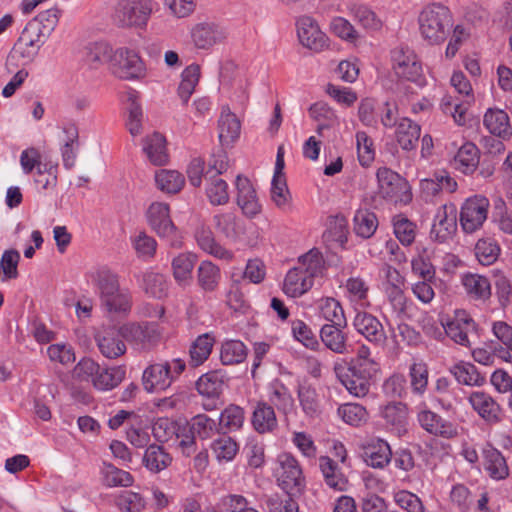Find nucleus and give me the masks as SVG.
<instances>
[{"instance_id":"1","label":"nucleus","mask_w":512,"mask_h":512,"mask_svg":"<svg viewBox=\"0 0 512 512\" xmlns=\"http://www.w3.org/2000/svg\"><path fill=\"white\" fill-rule=\"evenodd\" d=\"M324 260L321 253L311 249L298 259V265L287 273L283 291L290 297H299L313 286V279L322 274Z\"/></svg>"},{"instance_id":"2","label":"nucleus","mask_w":512,"mask_h":512,"mask_svg":"<svg viewBox=\"0 0 512 512\" xmlns=\"http://www.w3.org/2000/svg\"><path fill=\"white\" fill-rule=\"evenodd\" d=\"M418 22L422 37L430 44L444 42L453 25L450 10L442 4L426 6L421 11Z\"/></svg>"},{"instance_id":"3","label":"nucleus","mask_w":512,"mask_h":512,"mask_svg":"<svg viewBox=\"0 0 512 512\" xmlns=\"http://www.w3.org/2000/svg\"><path fill=\"white\" fill-rule=\"evenodd\" d=\"M186 364L180 358L171 362H159L150 364L142 374V385L148 393L162 392L185 370Z\"/></svg>"},{"instance_id":"4","label":"nucleus","mask_w":512,"mask_h":512,"mask_svg":"<svg viewBox=\"0 0 512 512\" xmlns=\"http://www.w3.org/2000/svg\"><path fill=\"white\" fill-rule=\"evenodd\" d=\"M151 13V0H118L113 19L119 27L142 29L146 27Z\"/></svg>"},{"instance_id":"5","label":"nucleus","mask_w":512,"mask_h":512,"mask_svg":"<svg viewBox=\"0 0 512 512\" xmlns=\"http://www.w3.org/2000/svg\"><path fill=\"white\" fill-rule=\"evenodd\" d=\"M391 61L395 73L418 86L425 84L421 62L417 55L407 45L400 44L391 50Z\"/></svg>"},{"instance_id":"6","label":"nucleus","mask_w":512,"mask_h":512,"mask_svg":"<svg viewBox=\"0 0 512 512\" xmlns=\"http://www.w3.org/2000/svg\"><path fill=\"white\" fill-rule=\"evenodd\" d=\"M380 196L394 204L408 203L411 192L408 182L390 168L381 167L376 173Z\"/></svg>"},{"instance_id":"7","label":"nucleus","mask_w":512,"mask_h":512,"mask_svg":"<svg viewBox=\"0 0 512 512\" xmlns=\"http://www.w3.org/2000/svg\"><path fill=\"white\" fill-rule=\"evenodd\" d=\"M147 219L157 235L166 238L171 247H181L182 242L177 228L170 218L168 204L159 202L152 203L147 211Z\"/></svg>"},{"instance_id":"8","label":"nucleus","mask_w":512,"mask_h":512,"mask_svg":"<svg viewBox=\"0 0 512 512\" xmlns=\"http://www.w3.org/2000/svg\"><path fill=\"white\" fill-rule=\"evenodd\" d=\"M489 201L483 196L468 198L461 207L460 224L467 233L479 229L487 218Z\"/></svg>"},{"instance_id":"9","label":"nucleus","mask_w":512,"mask_h":512,"mask_svg":"<svg viewBox=\"0 0 512 512\" xmlns=\"http://www.w3.org/2000/svg\"><path fill=\"white\" fill-rule=\"evenodd\" d=\"M110 69L116 77L124 80L137 79L144 73V65L140 57L126 48H120L114 52Z\"/></svg>"},{"instance_id":"10","label":"nucleus","mask_w":512,"mask_h":512,"mask_svg":"<svg viewBox=\"0 0 512 512\" xmlns=\"http://www.w3.org/2000/svg\"><path fill=\"white\" fill-rule=\"evenodd\" d=\"M122 338L128 342L150 345L161 336L157 322H118Z\"/></svg>"},{"instance_id":"11","label":"nucleus","mask_w":512,"mask_h":512,"mask_svg":"<svg viewBox=\"0 0 512 512\" xmlns=\"http://www.w3.org/2000/svg\"><path fill=\"white\" fill-rule=\"evenodd\" d=\"M96 340L101 353L107 358L119 357L126 351L118 322H110L107 325H103L96 335Z\"/></svg>"},{"instance_id":"12","label":"nucleus","mask_w":512,"mask_h":512,"mask_svg":"<svg viewBox=\"0 0 512 512\" xmlns=\"http://www.w3.org/2000/svg\"><path fill=\"white\" fill-rule=\"evenodd\" d=\"M297 35L300 43L310 50L319 52L327 47L325 33L320 30L317 22L309 16H303L298 19Z\"/></svg>"},{"instance_id":"13","label":"nucleus","mask_w":512,"mask_h":512,"mask_svg":"<svg viewBox=\"0 0 512 512\" xmlns=\"http://www.w3.org/2000/svg\"><path fill=\"white\" fill-rule=\"evenodd\" d=\"M457 214L454 205H442L437 209L431 229V236L439 242L449 239L457 229Z\"/></svg>"},{"instance_id":"14","label":"nucleus","mask_w":512,"mask_h":512,"mask_svg":"<svg viewBox=\"0 0 512 512\" xmlns=\"http://www.w3.org/2000/svg\"><path fill=\"white\" fill-rule=\"evenodd\" d=\"M281 470L279 481L289 493H299L304 486V477L298 461L289 454L280 457Z\"/></svg>"},{"instance_id":"15","label":"nucleus","mask_w":512,"mask_h":512,"mask_svg":"<svg viewBox=\"0 0 512 512\" xmlns=\"http://www.w3.org/2000/svg\"><path fill=\"white\" fill-rule=\"evenodd\" d=\"M237 205L241 208L243 214L253 218L261 212V204L250 180L238 175L236 177Z\"/></svg>"},{"instance_id":"16","label":"nucleus","mask_w":512,"mask_h":512,"mask_svg":"<svg viewBox=\"0 0 512 512\" xmlns=\"http://www.w3.org/2000/svg\"><path fill=\"white\" fill-rule=\"evenodd\" d=\"M88 279L96 289L100 301L108 299L120 288L118 277L107 267H98L88 273Z\"/></svg>"},{"instance_id":"17","label":"nucleus","mask_w":512,"mask_h":512,"mask_svg":"<svg viewBox=\"0 0 512 512\" xmlns=\"http://www.w3.org/2000/svg\"><path fill=\"white\" fill-rule=\"evenodd\" d=\"M417 420L426 432L434 436L452 438L457 435V429L451 422L431 410H421L417 415Z\"/></svg>"},{"instance_id":"18","label":"nucleus","mask_w":512,"mask_h":512,"mask_svg":"<svg viewBox=\"0 0 512 512\" xmlns=\"http://www.w3.org/2000/svg\"><path fill=\"white\" fill-rule=\"evenodd\" d=\"M216 231L230 242H238L245 235V225L232 212L219 213L213 216Z\"/></svg>"},{"instance_id":"19","label":"nucleus","mask_w":512,"mask_h":512,"mask_svg":"<svg viewBox=\"0 0 512 512\" xmlns=\"http://www.w3.org/2000/svg\"><path fill=\"white\" fill-rule=\"evenodd\" d=\"M469 402L478 415L490 424L500 422V405L487 393L482 391L473 392Z\"/></svg>"},{"instance_id":"20","label":"nucleus","mask_w":512,"mask_h":512,"mask_svg":"<svg viewBox=\"0 0 512 512\" xmlns=\"http://www.w3.org/2000/svg\"><path fill=\"white\" fill-rule=\"evenodd\" d=\"M191 37L199 49H209L225 39L224 31L214 23H199L193 27Z\"/></svg>"},{"instance_id":"21","label":"nucleus","mask_w":512,"mask_h":512,"mask_svg":"<svg viewBox=\"0 0 512 512\" xmlns=\"http://www.w3.org/2000/svg\"><path fill=\"white\" fill-rule=\"evenodd\" d=\"M195 239L198 246L206 253L218 259L232 260L233 253L216 242L214 234L209 227H198L195 231Z\"/></svg>"},{"instance_id":"22","label":"nucleus","mask_w":512,"mask_h":512,"mask_svg":"<svg viewBox=\"0 0 512 512\" xmlns=\"http://www.w3.org/2000/svg\"><path fill=\"white\" fill-rule=\"evenodd\" d=\"M395 135L397 143L403 150L412 151L417 147L421 127L411 119L403 117L397 123Z\"/></svg>"},{"instance_id":"23","label":"nucleus","mask_w":512,"mask_h":512,"mask_svg":"<svg viewBox=\"0 0 512 512\" xmlns=\"http://www.w3.org/2000/svg\"><path fill=\"white\" fill-rule=\"evenodd\" d=\"M226 372L222 369L203 374L196 382L197 391L209 398L219 397L227 381Z\"/></svg>"},{"instance_id":"24","label":"nucleus","mask_w":512,"mask_h":512,"mask_svg":"<svg viewBox=\"0 0 512 512\" xmlns=\"http://www.w3.org/2000/svg\"><path fill=\"white\" fill-rule=\"evenodd\" d=\"M240 121L228 107L222 109L218 120L219 141L222 146L232 144L240 135Z\"/></svg>"},{"instance_id":"25","label":"nucleus","mask_w":512,"mask_h":512,"mask_svg":"<svg viewBox=\"0 0 512 512\" xmlns=\"http://www.w3.org/2000/svg\"><path fill=\"white\" fill-rule=\"evenodd\" d=\"M484 126L489 132L502 139H508L512 135L508 114L498 108H489L483 119Z\"/></svg>"},{"instance_id":"26","label":"nucleus","mask_w":512,"mask_h":512,"mask_svg":"<svg viewBox=\"0 0 512 512\" xmlns=\"http://www.w3.org/2000/svg\"><path fill=\"white\" fill-rule=\"evenodd\" d=\"M197 256L190 252L180 253L172 259L171 267L173 277L178 285L186 287L192 281V271L196 264Z\"/></svg>"},{"instance_id":"27","label":"nucleus","mask_w":512,"mask_h":512,"mask_svg":"<svg viewBox=\"0 0 512 512\" xmlns=\"http://www.w3.org/2000/svg\"><path fill=\"white\" fill-rule=\"evenodd\" d=\"M319 468L328 487L335 491H345L347 489L348 480L334 460L328 456H321L319 458Z\"/></svg>"},{"instance_id":"28","label":"nucleus","mask_w":512,"mask_h":512,"mask_svg":"<svg viewBox=\"0 0 512 512\" xmlns=\"http://www.w3.org/2000/svg\"><path fill=\"white\" fill-rule=\"evenodd\" d=\"M143 152L153 165L162 166L168 162L166 140L160 133L155 132L143 139Z\"/></svg>"},{"instance_id":"29","label":"nucleus","mask_w":512,"mask_h":512,"mask_svg":"<svg viewBox=\"0 0 512 512\" xmlns=\"http://www.w3.org/2000/svg\"><path fill=\"white\" fill-rule=\"evenodd\" d=\"M347 322H332L324 325L320 330V337L327 348L336 352L344 353L346 351V336L343 328Z\"/></svg>"},{"instance_id":"30","label":"nucleus","mask_w":512,"mask_h":512,"mask_svg":"<svg viewBox=\"0 0 512 512\" xmlns=\"http://www.w3.org/2000/svg\"><path fill=\"white\" fill-rule=\"evenodd\" d=\"M392 452L389 444L382 440H372L364 448V458L368 466L373 468H383L391 460Z\"/></svg>"},{"instance_id":"31","label":"nucleus","mask_w":512,"mask_h":512,"mask_svg":"<svg viewBox=\"0 0 512 512\" xmlns=\"http://www.w3.org/2000/svg\"><path fill=\"white\" fill-rule=\"evenodd\" d=\"M353 371L373 380L378 372H380V364L375 357L372 356L368 347L362 345L358 351L356 358L350 363Z\"/></svg>"},{"instance_id":"32","label":"nucleus","mask_w":512,"mask_h":512,"mask_svg":"<svg viewBox=\"0 0 512 512\" xmlns=\"http://www.w3.org/2000/svg\"><path fill=\"white\" fill-rule=\"evenodd\" d=\"M480 152L472 142L464 143L454 157V167L464 174L473 173L479 165Z\"/></svg>"},{"instance_id":"33","label":"nucleus","mask_w":512,"mask_h":512,"mask_svg":"<svg viewBox=\"0 0 512 512\" xmlns=\"http://www.w3.org/2000/svg\"><path fill=\"white\" fill-rule=\"evenodd\" d=\"M240 282L233 279V282L226 295V304L232 310V317L253 318V310L244 298L239 286Z\"/></svg>"},{"instance_id":"34","label":"nucleus","mask_w":512,"mask_h":512,"mask_svg":"<svg viewBox=\"0 0 512 512\" xmlns=\"http://www.w3.org/2000/svg\"><path fill=\"white\" fill-rule=\"evenodd\" d=\"M107 301L108 303L105 299H102L100 306L111 315L117 317H127L129 315L132 308V296L129 291L119 289Z\"/></svg>"},{"instance_id":"35","label":"nucleus","mask_w":512,"mask_h":512,"mask_svg":"<svg viewBox=\"0 0 512 512\" xmlns=\"http://www.w3.org/2000/svg\"><path fill=\"white\" fill-rule=\"evenodd\" d=\"M252 425L259 433L273 431L277 427L273 406L265 402H259L253 411Z\"/></svg>"},{"instance_id":"36","label":"nucleus","mask_w":512,"mask_h":512,"mask_svg":"<svg viewBox=\"0 0 512 512\" xmlns=\"http://www.w3.org/2000/svg\"><path fill=\"white\" fill-rule=\"evenodd\" d=\"M484 466L489 475L496 480L505 479L509 474L505 458L497 449L489 446L483 450Z\"/></svg>"},{"instance_id":"37","label":"nucleus","mask_w":512,"mask_h":512,"mask_svg":"<svg viewBox=\"0 0 512 512\" xmlns=\"http://www.w3.org/2000/svg\"><path fill=\"white\" fill-rule=\"evenodd\" d=\"M126 371L123 367L103 368L99 366L93 386L101 391L112 390L117 387L125 378Z\"/></svg>"},{"instance_id":"38","label":"nucleus","mask_w":512,"mask_h":512,"mask_svg":"<svg viewBox=\"0 0 512 512\" xmlns=\"http://www.w3.org/2000/svg\"><path fill=\"white\" fill-rule=\"evenodd\" d=\"M215 339L210 333H204L196 338L192 343L189 354V364L192 367L202 365L210 356Z\"/></svg>"},{"instance_id":"39","label":"nucleus","mask_w":512,"mask_h":512,"mask_svg":"<svg viewBox=\"0 0 512 512\" xmlns=\"http://www.w3.org/2000/svg\"><path fill=\"white\" fill-rule=\"evenodd\" d=\"M462 284L468 295L475 299L486 300L491 295V284L482 275L468 273L462 277Z\"/></svg>"},{"instance_id":"40","label":"nucleus","mask_w":512,"mask_h":512,"mask_svg":"<svg viewBox=\"0 0 512 512\" xmlns=\"http://www.w3.org/2000/svg\"><path fill=\"white\" fill-rule=\"evenodd\" d=\"M221 272L217 265L211 261H202L197 269L198 285L205 292L215 291L219 285Z\"/></svg>"},{"instance_id":"41","label":"nucleus","mask_w":512,"mask_h":512,"mask_svg":"<svg viewBox=\"0 0 512 512\" xmlns=\"http://www.w3.org/2000/svg\"><path fill=\"white\" fill-rule=\"evenodd\" d=\"M171 456L163 447L153 444L150 445L143 456L144 466L153 473H158L171 464Z\"/></svg>"},{"instance_id":"42","label":"nucleus","mask_w":512,"mask_h":512,"mask_svg":"<svg viewBox=\"0 0 512 512\" xmlns=\"http://www.w3.org/2000/svg\"><path fill=\"white\" fill-rule=\"evenodd\" d=\"M102 483L107 487H128L133 483L132 475L113 464L104 462L101 470Z\"/></svg>"},{"instance_id":"43","label":"nucleus","mask_w":512,"mask_h":512,"mask_svg":"<svg viewBox=\"0 0 512 512\" xmlns=\"http://www.w3.org/2000/svg\"><path fill=\"white\" fill-rule=\"evenodd\" d=\"M378 227V220L376 215L367 210H357L353 219V230L357 236L364 239L370 238Z\"/></svg>"},{"instance_id":"44","label":"nucleus","mask_w":512,"mask_h":512,"mask_svg":"<svg viewBox=\"0 0 512 512\" xmlns=\"http://www.w3.org/2000/svg\"><path fill=\"white\" fill-rule=\"evenodd\" d=\"M450 372L454 375L458 383L468 386H481L485 382L477 368L467 362H460L450 368Z\"/></svg>"},{"instance_id":"45","label":"nucleus","mask_w":512,"mask_h":512,"mask_svg":"<svg viewBox=\"0 0 512 512\" xmlns=\"http://www.w3.org/2000/svg\"><path fill=\"white\" fill-rule=\"evenodd\" d=\"M112 47L106 42L91 43L86 47V62L92 68H98L104 63H112L114 58Z\"/></svg>"},{"instance_id":"46","label":"nucleus","mask_w":512,"mask_h":512,"mask_svg":"<svg viewBox=\"0 0 512 512\" xmlns=\"http://www.w3.org/2000/svg\"><path fill=\"white\" fill-rule=\"evenodd\" d=\"M206 195L209 202L214 205H225L229 201L228 184L218 175L206 176Z\"/></svg>"},{"instance_id":"47","label":"nucleus","mask_w":512,"mask_h":512,"mask_svg":"<svg viewBox=\"0 0 512 512\" xmlns=\"http://www.w3.org/2000/svg\"><path fill=\"white\" fill-rule=\"evenodd\" d=\"M247 357V348L240 340H226L220 349V360L224 365L242 363Z\"/></svg>"},{"instance_id":"48","label":"nucleus","mask_w":512,"mask_h":512,"mask_svg":"<svg viewBox=\"0 0 512 512\" xmlns=\"http://www.w3.org/2000/svg\"><path fill=\"white\" fill-rule=\"evenodd\" d=\"M340 381L349 393L356 397L366 396L372 382L367 377L355 373L351 366H349L346 374L340 376Z\"/></svg>"},{"instance_id":"49","label":"nucleus","mask_w":512,"mask_h":512,"mask_svg":"<svg viewBox=\"0 0 512 512\" xmlns=\"http://www.w3.org/2000/svg\"><path fill=\"white\" fill-rule=\"evenodd\" d=\"M200 79V66L191 64L187 66L181 73V82L178 87V95L182 102L186 104L193 94L195 87Z\"/></svg>"},{"instance_id":"50","label":"nucleus","mask_w":512,"mask_h":512,"mask_svg":"<svg viewBox=\"0 0 512 512\" xmlns=\"http://www.w3.org/2000/svg\"><path fill=\"white\" fill-rule=\"evenodd\" d=\"M157 187L166 193H178L184 186V176L176 170L162 169L155 174Z\"/></svg>"},{"instance_id":"51","label":"nucleus","mask_w":512,"mask_h":512,"mask_svg":"<svg viewBox=\"0 0 512 512\" xmlns=\"http://www.w3.org/2000/svg\"><path fill=\"white\" fill-rule=\"evenodd\" d=\"M142 287L146 294L161 299L168 294V281L165 275L154 271L143 274Z\"/></svg>"},{"instance_id":"52","label":"nucleus","mask_w":512,"mask_h":512,"mask_svg":"<svg viewBox=\"0 0 512 512\" xmlns=\"http://www.w3.org/2000/svg\"><path fill=\"white\" fill-rule=\"evenodd\" d=\"M311 118L317 121V133L321 134L323 129L333 127L338 122V118L331 107L325 102H316L309 108Z\"/></svg>"},{"instance_id":"53","label":"nucleus","mask_w":512,"mask_h":512,"mask_svg":"<svg viewBox=\"0 0 512 512\" xmlns=\"http://www.w3.org/2000/svg\"><path fill=\"white\" fill-rule=\"evenodd\" d=\"M298 400L303 412L308 416L320 413V398L314 387L303 383L298 386Z\"/></svg>"},{"instance_id":"54","label":"nucleus","mask_w":512,"mask_h":512,"mask_svg":"<svg viewBox=\"0 0 512 512\" xmlns=\"http://www.w3.org/2000/svg\"><path fill=\"white\" fill-rule=\"evenodd\" d=\"M269 401L279 411L288 414L294 409V399L289 389L281 382H275L270 387Z\"/></svg>"},{"instance_id":"55","label":"nucleus","mask_w":512,"mask_h":512,"mask_svg":"<svg viewBox=\"0 0 512 512\" xmlns=\"http://www.w3.org/2000/svg\"><path fill=\"white\" fill-rule=\"evenodd\" d=\"M49 36L36 22L29 21L18 39V46L33 47L39 51Z\"/></svg>"},{"instance_id":"56","label":"nucleus","mask_w":512,"mask_h":512,"mask_svg":"<svg viewBox=\"0 0 512 512\" xmlns=\"http://www.w3.org/2000/svg\"><path fill=\"white\" fill-rule=\"evenodd\" d=\"M217 431L216 421L205 414H198L189 422V432L200 439L211 438Z\"/></svg>"},{"instance_id":"57","label":"nucleus","mask_w":512,"mask_h":512,"mask_svg":"<svg viewBox=\"0 0 512 512\" xmlns=\"http://www.w3.org/2000/svg\"><path fill=\"white\" fill-rule=\"evenodd\" d=\"M350 12L354 20L367 31H378L382 27V22L375 12L365 5H354Z\"/></svg>"},{"instance_id":"58","label":"nucleus","mask_w":512,"mask_h":512,"mask_svg":"<svg viewBox=\"0 0 512 512\" xmlns=\"http://www.w3.org/2000/svg\"><path fill=\"white\" fill-rule=\"evenodd\" d=\"M338 414L349 425L359 426L368 420L366 408L357 403H345L338 408Z\"/></svg>"},{"instance_id":"59","label":"nucleus","mask_w":512,"mask_h":512,"mask_svg":"<svg viewBox=\"0 0 512 512\" xmlns=\"http://www.w3.org/2000/svg\"><path fill=\"white\" fill-rule=\"evenodd\" d=\"M382 417L387 424L400 430L407 420V407L401 402L389 403L383 408Z\"/></svg>"},{"instance_id":"60","label":"nucleus","mask_w":512,"mask_h":512,"mask_svg":"<svg viewBox=\"0 0 512 512\" xmlns=\"http://www.w3.org/2000/svg\"><path fill=\"white\" fill-rule=\"evenodd\" d=\"M443 332L454 342L468 346L470 344L468 338V329L471 322H439Z\"/></svg>"},{"instance_id":"61","label":"nucleus","mask_w":512,"mask_h":512,"mask_svg":"<svg viewBox=\"0 0 512 512\" xmlns=\"http://www.w3.org/2000/svg\"><path fill=\"white\" fill-rule=\"evenodd\" d=\"M499 252L498 245L492 240L481 239L475 246V255L482 265L493 264L497 260Z\"/></svg>"},{"instance_id":"62","label":"nucleus","mask_w":512,"mask_h":512,"mask_svg":"<svg viewBox=\"0 0 512 512\" xmlns=\"http://www.w3.org/2000/svg\"><path fill=\"white\" fill-rule=\"evenodd\" d=\"M244 422V411L237 405H229L219 418V425L229 431L239 429Z\"/></svg>"},{"instance_id":"63","label":"nucleus","mask_w":512,"mask_h":512,"mask_svg":"<svg viewBox=\"0 0 512 512\" xmlns=\"http://www.w3.org/2000/svg\"><path fill=\"white\" fill-rule=\"evenodd\" d=\"M293 493L274 494L267 498L266 504L270 512H298V504L291 498Z\"/></svg>"},{"instance_id":"64","label":"nucleus","mask_w":512,"mask_h":512,"mask_svg":"<svg viewBox=\"0 0 512 512\" xmlns=\"http://www.w3.org/2000/svg\"><path fill=\"white\" fill-rule=\"evenodd\" d=\"M116 505L125 512H141L145 507V501L138 493L124 491L116 498Z\"/></svg>"}]
</instances>
